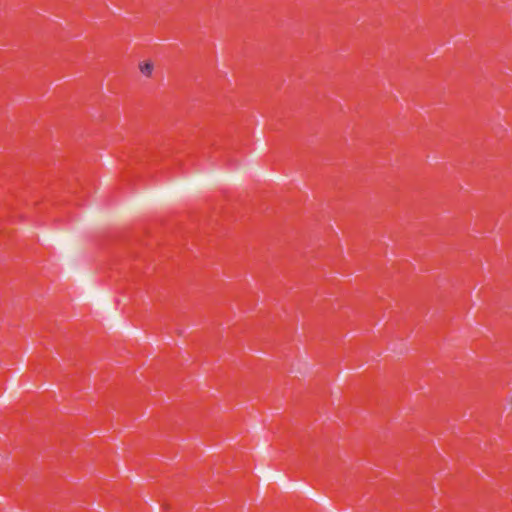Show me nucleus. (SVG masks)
I'll return each instance as SVG.
<instances>
[{"label":"nucleus","mask_w":512,"mask_h":512,"mask_svg":"<svg viewBox=\"0 0 512 512\" xmlns=\"http://www.w3.org/2000/svg\"><path fill=\"white\" fill-rule=\"evenodd\" d=\"M140 71L145 76H150L153 72V64L151 62H144L140 64Z\"/></svg>","instance_id":"nucleus-1"}]
</instances>
